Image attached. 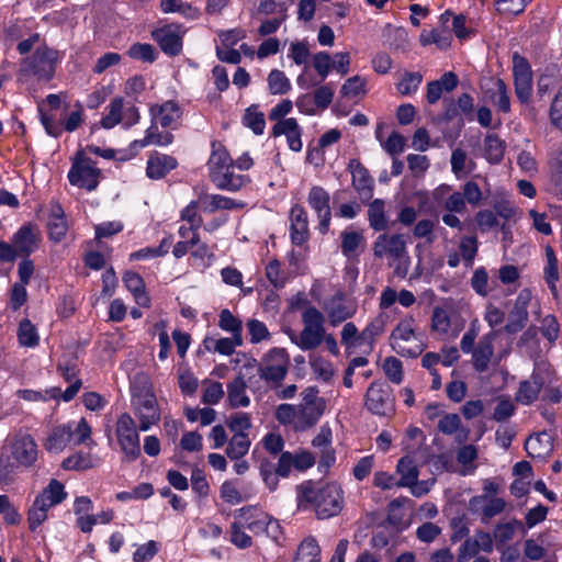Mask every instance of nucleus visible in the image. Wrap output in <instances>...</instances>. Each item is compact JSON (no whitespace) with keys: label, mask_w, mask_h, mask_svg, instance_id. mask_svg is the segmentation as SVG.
I'll return each instance as SVG.
<instances>
[{"label":"nucleus","mask_w":562,"mask_h":562,"mask_svg":"<svg viewBox=\"0 0 562 562\" xmlns=\"http://www.w3.org/2000/svg\"><path fill=\"white\" fill-rule=\"evenodd\" d=\"M299 509L313 507L318 519H328L340 514L345 505L344 490L337 482L316 483L304 481L296 486Z\"/></svg>","instance_id":"1"},{"label":"nucleus","mask_w":562,"mask_h":562,"mask_svg":"<svg viewBox=\"0 0 562 562\" xmlns=\"http://www.w3.org/2000/svg\"><path fill=\"white\" fill-rule=\"evenodd\" d=\"M314 464L315 457L306 450L282 452L277 462L270 460L269 457L258 459L259 475L270 492L278 490L280 479H288L292 469L303 472Z\"/></svg>","instance_id":"2"},{"label":"nucleus","mask_w":562,"mask_h":562,"mask_svg":"<svg viewBox=\"0 0 562 562\" xmlns=\"http://www.w3.org/2000/svg\"><path fill=\"white\" fill-rule=\"evenodd\" d=\"M211 148L212 151L207 160V170L210 180L217 189L235 192L249 182L247 176L235 173V164L221 142L213 140Z\"/></svg>","instance_id":"3"},{"label":"nucleus","mask_w":562,"mask_h":562,"mask_svg":"<svg viewBox=\"0 0 562 562\" xmlns=\"http://www.w3.org/2000/svg\"><path fill=\"white\" fill-rule=\"evenodd\" d=\"M302 331L291 334L290 339L301 350H314L316 349L325 338V316L315 306L306 307L302 313Z\"/></svg>","instance_id":"4"},{"label":"nucleus","mask_w":562,"mask_h":562,"mask_svg":"<svg viewBox=\"0 0 562 562\" xmlns=\"http://www.w3.org/2000/svg\"><path fill=\"white\" fill-rule=\"evenodd\" d=\"M465 319L459 313L452 300L446 299L432 308L430 331L438 336L456 338L463 330Z\"/></svg>","instance_id":"5"},{"label":"nucleus","mask_w":562,"mask_h":562,"mask_svg":"<svg viewBox=\"0 0 562 562\" xmlns=\"http://www.w3.org/2000/svg\"><path fill=\"white\" fill-rule=\"evenodd\" d=\"M67 178L71 186L92 192L99 187L103 175L101 169L97 167L95 161L86 155V151L77 150L71 158V167Z\"/></svg>","instance_id":"6"},{"label":"nucleus","mask_w":562,"mask_h":562,"mask_svg":"<svg viewBox=\"0 0 562 562\" xmlns=\"http://www.w3.org/2000/svg\"><path fill=\"white\" fill-rule=\"evenodd\" d=\"M67 496L64 485L52 480L49 484L35 497L29 510V528L34 531L47 519V512L53 506L60 504Z\"/></svg>","instance_id":"7"},{"label":"nucleus","mask_w":562,"mask_h":562,"mask_svg":"<svg viewBox=\"0 0 562 562\" xmlns=\"http://www.w3.org/2000/svg\"><path fill=\"white\" fill-rule=\"evenodd\" d=\"M61 59L58 50L40 46L32 56L26 57L22 63L21 75L34 76L40 80L49 81L56 69V64Z\"/></svg>","instance_id":"8"},{"label":"nucleus","mask_w":562,"mask_h":562,"mask_svg":"<svg viewBox=\"0 0 562 562\" xmlns=\"http://www.w3.org/2000/svg\"><path fill=\"white\" fill-rule=\"evenodd\" d=\"M290 366L284 349L273 348L263 358L258 368L259 376L271 387L278 389L285 379Z\"/></svg>","instance_id":"9"},{"label":"nucleus","mask_w":562,"mask_h":562,"mask_svg":"<svg viewBox=\"0 0 562 562\" xmlns=\"http://www.w3.org/2000/svg\"><path fill=\"white\" fill-rule=\"evenodd\" d=\"M117 442L124 453V460L133 462L140 456L139 435L135 420L127 413L119 416L115 427Z\"/></svg>","instance_id":"10"},{"label":"nucleus","mask_w":562,"mask_h":562,"mask_svg":"<svg viewBox=\"0 0 562 562\" xmlns=\"http://www.w3.org/2000/svg\"><path fill=\"white\" fill-rule=\"evenodd\" d=\"M551 383V372L546 366H537L529 380L521 381L516 401L529 405L538 400L541 390Z\"/></svg>","instance_id":"11"},{"label":"nucleus","mask_w":562,"mask_h":562,"mask_svg":"<svg viewBox=\"0 0 562 562\" xmlns=\"http://www.w3.org/2000/svg\"><path fill=\"white\" fill-rule=\"evenodd\" d=\"M238 512L241 521L254 535L266 533L272 539H277L280 535L279 522L266 513L252 508H240Z\"/></svg>","instance_id":"12"},{"label":"nucleus","mask_w":562,"mask_h":562,"mask_svg":"<svg viewBox=\"0 0 562 562\" xmlns=\"http://www.w3.org/2000/svg\"><path fill=\"white\" fill-rule=\"evenodd\" d=\"M373 255L375 258H387L401 260L407 257L406 240L402 234L383 233L373 243Z\"/></svg>","instance_id":"13"},{"label":"nucleus","mask_w":562,"mask_h":562,"mask_svg":"<svg viewBox=\"0 0 562 562\" xmlns=\"http://www.w3.org/2000/svg\"><path fill=\"white\" fill-rule=\"evenodd\" d=\"M515 93L521 103H528L532 92V71L529 61L518 53L513 54Z\"/></svg>","instance_id":"14"},{"label":"nucleus","mask_w":562,"mask_h":562,"mask_svg":"<svg viewBox=\"0 0 562 562\" xmlns=\"http://www.w3.org/2000/svg\"><path fill=\"white\" fill-rule=\"evenodd\" d=\"M323 308L329 324L335 327L351 318L357 313L358 306L355 301L347 299L344 292L338 291L325 301Z\"/></svg>","instance_id":"15"},{"label":"nucleus","mask_w":562,"mask_h":562,"mask_svg":"<svg viewBox=\"0 0 562 562\" xmlns=\"http://www.w3.org/2000/svg\"><path fill=\"white\" fill-rule=\"evenodd\" d=\"M10 453L16 465L30 468L37 460L38 449L31 435L19 432L10 441Z\"/></svg>","instance_id":"16"},{"label":"nucleus","mask_w":562,"mask_h":562,"mask_svg":"<svg viewBox=\"0 0 562 562\" xmlns=\"http://www.w3.org/2000/svg\"><path fill=\"white\" fill-rule=\"evenodd\" d=\"M307 203L319 220V233L325 235L329 229L331 220L329 193L321 186H313L307 194Z\"/></svg>","instance_id":"17"},{"label":"nucleus","mask_w":562,"mask_h":562,"mask_svg":"<svg viewBox=\"0 0 562 562\" xmlns=\"http://www.w3.org/2000/svg\"><path fill=\"white\" fill-rule=\"evenodd\" d=\"M135 414L139 420V430L147 431L160 419L156 397L149 391L134 397Z\"/></svg>","instance_id":"18"},{"label":"nucleus","mask_w":562,"mask_h":562,"mask_svg":"<svg viewBox=\"0 0 562 562\" xmlns=\"http://www.w3.org/2000/svg\"><path fill=\"white\" fill-rule=\"evenodd\" d=\"M184 31L179 25H166L153 32L154 40L158 43L160 49L168 56H178L183 46Z\"/></svg>","instance_id":"19"},{"label":"nucleus","mask_w":562,"mask_h":562,"mask_svg":"<svg viewBox=\"0 0 562 562\" xmlns=\"http://www.w3.org/2000/svg\"><path fill=\"white\" fill-rule=\"evenodd\" d=\"M497 337V330H491L484 334L475 348L470 352L472 355L471 363L479 373H484L490 369L494 357V341Z\"/></svg>","instance_id":"20"},{"label":"nucleus","mask_w":562,"mask_h":562,"mask_svg":"<svg viewBox=\"0 0 562 562\" xmlns=\"http://www.w3.org/2000/svg\"><path fill=\"white\" fill-rule=\"evenodd\" d=\"M348 170L351 172L352 187L359 195L362 203H368L374 191V180L368 169L358 160L351 159L348 164Z\"/></svg>","instance_id":"21"},{"label":"nucleus","mask_w":562,"mask_h":562,"mask_svg":"<svg viewBox=\"0 0 562 562\" xmlns=\"http://www.w3.org/2000/svg\"><path fill=\"white\" fill-rule=\"evenodd\" d=\"M41 243V232L36 225L27 223L22 225L12 237V248L15 250V257L30 256L34 252Z\"/></svg>","instance_id":"22"},{"label":"nucleus","mask_w":562,"mask_h":562,"mask_svg":"<svg viewBox=\"0 0 562 562\" xmlns=\"http://www.w3.org/2000/svg\"><path fill=\"white\" fill-rule=\"evenodd\" d=\"M367 408L380 416H385L393 411V400L391 392L383 384L373 382L366 394Z\"/></svg>","instance_id":"23"},{"label":"nucleus","mask_w":562,"mask_h":562,"mask_svg":"<svg viewBox=\"0 0 562 562\" xmlns=\"http://www.w3.org/2000/svg\"><path fill=\"white\" fill-rule=\"evenodd\" d=\"M149 112L151 121L159 123L161 127L177 130L181 124L182 110L176 101L168 100L161 104H154Z\"/></svg>","instance_id":"24"},{"label":"nucleus","mask_w":562,"mask_h":562,"mask_svg":"<svg viewBox=\"0 0 562 562\" xmlns=\"http://www.w3.org/2000/svg\"><path fill=\"white\" fill-rule=\"evenodd\" d=\"M413 318H406L401 321L396 327L392 330L390 340L392 348L401 356L406 357H417L422 349L419 346H416L415 349L405 348L402 342L409 341L415 337V331L413 328Z\"/></svg>","instance_id":"25"},{"label":"nucleus","mask_w":562,"mask_h":562,"mask_svg":"<svg viewBox=\"0 0 562 562\" xmlns=\"http://www.w3.org/2000/svg\"><path fill=\"white\" fill-rule=\"evenodd\" d=\"M290 236L296 246H302L310 237L308 216L305 209L299 204L292 206L290 211Z\"/></svg>","instance_id":"26"},{"label":"nucleus","mask_w":562,"mask_h":562,"mask_svg":"<svg viewBox=\"0 0 562 562\" xmlns=\"http://www.w3.org/2000/svg\"><path fill=\"white\" fill-rule=\"evenodd\" d=\"M472 512L481 508V521L487 524L493 517L502 514L506 508L505 499L501 497H488L487 495L473 496L469 502Z\"/></svg>","instance_id":"27"},{"label":"nucleus","mask_w":562,"mask_h":562,"mask_svg":"<svg viewBox=\"0 0 562 562\" xmlns=\"http://www.w3.org/2000/svg\"><path fill=\"white\" fill-rule=\"evenodd\" d=\"M178 167L173 156L154 151L149 155L146 164V176L153 180L165 178L170 171Z\"/></svg>","instance_id":"28"},{"label":"nucleus","mask_w":562,"mask_h":562,"mask_svg":"<svg viewBox=\"0 0 562 562\" xmlns=\"http://www.w3.org/2000/svg\"><path fill=\"white\" fill-rule=\"evenodd\" d=\"M271 135L273 137L284 135L291 150L296 153L302 150V127L294 117H289L282 122L276 123L271 130Z\"/></svg>","instance_id":"29"},{"label":"nucleus","mask_w":562,"mask_h":562,"mask_svg":"<svg viewBox=\"0 0 562 562\" xmlns=\"http://www.w3.org/2000/svg\"><path fill=\"white\" fill-rule=\"evenodd\" d=\"M528 302L529 293L520 292L515 301L514 307L509 312L508 321L505 325L506 333L516 334L525 327L528 321Z\"/></svg>","instance_id":"30"},{"label":"nucleus","mask_w":562,"mask_h":562,"mask_svg":"<svg viewBox=\"0 0 562 562\" xmlns=\"http://www.w3.org/2000/svg\"><path fill=\"white\" fill-rule=\"evenodd\" d=\"M325 407V401H316L308 405H297L296 430L303 431L316 425L323 416Z\"/></svg>","instance_id":"31"},{"label":"nucleus","mask_w":562,"mask_h":562,"mask_svg":"<svg viewBox=\"0 0 562 562\" xmlns=\"http://www.w3.org/2000/svg\"><path fill=\"white\" fill-rule=\"evenodd\" d=\"M525 450L533 459H543L553 450V439L550 432L543 430L530 436L525 442Z\"/></svg>","instance_id":"32"},{"label":"nucleus","mask_w":562,"mask_h":562,"mask_svg":"<svg viewBox=\"0 0 562 562\" xmlns=\"http://www.w3.org/2000/svg\"><path fill=\"white\" fill-rule=\"evenodd\" d=\"M341 254L349 260L357 259L364 250L366 239L361 232L355 229H345L340 234Z\"/></svg>","instance_id":"33"},{"label":"nucleus","mask_w":562,"mask_h":562,"mask_svg":"<svg viewBox=\"0 0 562 562\" xmlns=\"http://www.w3.org/2000/svg\"><path fill=\"white\" fill-rule=\"evenodd\" d=\"M70 442H72V423L53 428L45 442V448L49 452H60Z\"/></svg>","instance_id":"34"},{"label":"nucleus","mask_w":562,"mask_h":562,"mask_svg":"<svg viewBox=\"0 0 562 562\" xmlns=\"http://www.w3.org/2000/svg\"><path fill=\"white\" fill-rule=\"evenodd\" d=\"M48 237L54 243L61 241L68 231V224L65 217L64 210L60 204H55L47 223Z\"/></svg>","instance_id":"35"},{"label":"nucleus","mask_w":562,"mask_h":562,"mask_svg":"<svg viewBox=\"0 0 562 562\" xmlns=\"http://www.w3.org/2000/svg\"><path fill=\"white\" fill-rule=\"evenodd\" d=\"M201 210L205 213H214L220 210H234L244 207V203L221 194L200 195Z\"/></svg>","instance_id":"36"},{"label":"nucleus","mask_w":562,"mask_h":562,"mask_svg":"<svg viewBox=\"0 0 562 562\" xmlns=\"http://www.w3.org/2000/svg\"><path fill=\"white\" fill-rule=\"evenodd\" d=\"M123 282L126 289L133 294L136 303L139 306L147 307L149 306V296L145 292V283L143 278L134 272L127 271L123 276Z\"/></svg>","instance_id":"37"},{"label":"nucleus","mask_w":562,"mask_h":562,"mask_svg":"<svg viewBox=\"0 0 562 562\" xmlns=\"http://www.w3.org/2000/svg\"><path fill=\"white\" fill-rule=\"evenodd\" d=\"M246 382L241 375L236 376L227 384V400L232 407H248L250 398L246 393Z\"/></svg>","instance_id":"38"},{"label":"nucleus","mask_w":562,"mask_h":562,"mask_svg":"<svg viewBox=\"0 0 562 562\" xmlns=\"http://www.w3.org/2000/svg\"><path fill=\"white\" fill-rule=\"evenodd\" d=\"M368 221L374 232H383L389 227L385 202L382 199H374L369 203Z\"/></svg>","instance_id":"39"},{"label":"nucleus","mask_w":562,"mask_h":562,"mask_svg":"<svg viewBox=\"0 0 562 562\" xmlns=\"http://www.w3.org/2000/svg\"><path fill=\"white\" fill-rule=\"evenodd\" d=\"M158 125L159 123L151 121L150 126L145 132V137L135 140L134 144L142 148L149 145L161 147L170 145L173 142V135L170 132H160Z\"/></svg>","instance_id":"40"},{"label":"nucleus","mask_w":562,"mask_h":562,"mask_svg":"<svg viewBox=\"0 0 562 562\" xmlns=\"http://www.w3.org/2000/svg\"><path fill=\"white\" fill-rule=\"evenodd\" d=\"M203 345L209 351L218 352L223 356H231L235 352L236 347L243 345V337L232 336L231 338L205 337Z\"/></svg>","instance_id":"41"},{"label":"nucleus","mask_w":562,"mask_h":562,"mask_svg":"<svg viewBox=\"0 0 562 562\" xmlns=\"http://www.w3.org/2000/svg\"><path fill=\"white\" fill-rule=\"evenodd\" d=\"M396 472L401 475L398 487L412 485L419 476L418 467L409 456H405L398 460Z\"/></svg>","instance_id":"42"},{"label":"nucleus","mask_w":562,"mask_h":562,"mask_svg":"<svg viewBox=\"0 0 562 562\" xmlns=\"http://www.w3.org/2000/svg\"><path fill=\"white\" fill-rule=\"evenodd\" d=\"M386 317L379 315L373 318L359 335V344L373 347L375 339L385 330Z\"/></svg>","instance_id":"43"},{"label":"nucleus","mask_w":562,"mask_h":562,"mask_svg":"<svg viewBox=\"0 0 562 562\" xmlns=\"http://www.w3.org/2000/svg\"><path fill=\"white\" fill-rule=\"evenodd\" d=\"M505 154V143L494 134L486 135L484 139V157L493 165L499 164Z\"/></svg>","instance_id":"44"},{"label":"nucleus","mask_w":562,"mask_h":562,"mask_svg":"<svg viewBox=\"0 0 562 562\" xmlns=\"http://www.w3.org/2000/svg\"><path fill=\"white\" fill-rule=\"evenodd\" d=\"M248 434H234L226 447V454L232 460H238L246 456L250 448Z\"/></svg>","instance_id":"45"},{"label":"nucleus","mask_w":562,"mask_h":562,"mask_svg":"<svg viewBox=\"0 0 562 562\" xmlns=\"http://www.w3.org/2000/svg\"><path fill=\"white\" fill-rule=\"evenodd\" d=\"M108 113L101 120L103 128H113L123 121L124 100L121 97H115L111 100L106 108Z\"/></svg>","instance_id":"46"},{"label":"nucleus","mask_w":562,"mask_h":562,"mask_svg":"<svg viewBox=\"0 0 562 562\" xmlns=\"http://www.w3.org/2000/svg\"><path fill=\"white\" fill-rule=\"evenodd\" d=\"M319 553L317 541L308 537L299 546L294 562H321Z\"/></svg>","instance_id":"47"},{"label":"nucleus","mask_w":562,"mask_h":562,"mask_svg":"<svg viewBox=\"0 0 562 562\" xmlns=\"http://www.w3.org/2000/svg\"><path fill=\"white\" fill-rule=\"evenodd\" d=\"M244 126L250 128L254 134L262 135L266 128V120L262 112L257 110L256 105H251L246 109L243 116Z\"/></svg>","instance_id":"48"},{"label":"nucleus","mask_w":562,"mask_h":562,"mask_svg":"<svg viewBox=\"0 0 562 562\" xmlns=\"http://www.w3.org/2000/svg\"><path fill=\"white\" fill-rule=\"evenodd\" d=\"M459 254L467 268H471L479 251V240L475 236H463L459 243Z\"/></svg>","instance_id":"49"},{"label":"nucleus","mask_w":562,"mask_h":562,"mask_svg":"<svg viewBox=\"0 0 562 562\" xmlns=\"http://www.w3.org/2000/svg\"><path fill=\"white\" fill-rule=\"evenodd\" d=\"M267 81L271 94H285L292 88L289 78L279 69L271 70Z\"/></svg>","instance_id":"50"},{"label":"nucleus","mask_w":562,"mask_h":562,"mask_svg":"<svg viewBox=\"0 0 562 562\" xmlns=\"http://www.w3.org/2000/svg\"><path fill=\"white\" fill-rule=\"evenodd\" d=\"M246 526L241 520H235L231 524L229 541L238 549H248L252 546L251 537L245 532Z\"/></svg>","instance_id":"51"},{"label":"nucleus","mask_w":562,"mask_h":562,"mask_svg":"<svg viewBox=\"0 0 562 562\" xmlns=\"http://www.w3.org/2000/svg\"><path fill=\"white\" fill-rule=\"evenodd\" d=\"M218 326L221 329L231 333L232 336L243 337V323L233 313L224 308L220 313Z\"/></svg>","instance_id":"52"},{"label":"nucleus","mask_w":562,"mask_h":562,"mask_svg":"<svg viewBox=\"0 0 562 562\" xmlns=\"http://www.w3.org/2000/svg\"><path fill=\"white\" fill-rule=\"evenodd\" d=\"M127 55L133 59L144 63H154L157 58L154 46L148 43H134L130 46Z\"/></svg>","instance_id":"53"},{"label":"nucleus","mask_w":562,"mask_h":562,"mask_svg":"<svg viewBox=\"0 0 562 562\" xmlns=\"http://www.w3.org/2000/svg\"><path fill=\"white\" fill-rule=\"evenodd\" d=\"M19 342L25 347H35L38 344V335L30 319H22L18 329Z\"/></svg>","instance_id":"54"},{"label":"nucleus","mask_w":562,"mask_h":562,"mask_svg":"<svg viewBox=\"0 0 562 562\" xmlns=\"http://www.w3.org/2000/svg\"><path fill=\"white\" fill-rule=\"evenodd\" d=\"M367 81L363 77L356 75L348 78L341 86L340 93L345 98H356L361 94H366Z\"/></svg>","instance_id":"55"},{"label":"nucleus","mask_w":562,"mask_h":562,"mask_svg":"<svg viewBox=\"0 0 562 562\" xmlns=\"http://www.w3.org/2000/svg\"><path fill=\"white\" fill-rule=\"evenodd\" d=\"M199 209H201L200 199L195 201H191L182 211L180 212V218L186 224L196 228H201L203 225V218L199 214Z\"/></svg>","instance_id":"56"},{"label":"nucleus","mask_w":562,"mask_h":562,"mask_svg":"<svg viewBox=\"0 0 562 562\" xmlns=\"http://www.w3.org/2000/svg\"><path fill=\"white\" fill-rule=\"evenodd\" d=\"M471 288L480 296H487L488 288V273L484 267H479L473 271L470 280Z\"/></svg>","instance_id":"57"},{"label":"nucleus","mask_w":562,"mask_h":562,"mask_svg":"<svg viewBox=\"0 0 562 562\" xmlns=\"http://www.w3.org/2000/svg\"><path fill=\"white\" fill-rule=\"evenodd\" d=\"M423 81L420 72H406L396 85L397 91L402 95H409L417 91Z\"/></svg>","instance_id":"58"},{"label":"nucleus","mask_w":562,"mask_h":562,"mask_svg":"<svg viewBox=\"0 0 562 562\" xmlns=\"http://www.w3.org/2000/svg\"><path fill=\"white\" fill-rule=\"evenodd\" d=\"M262 446L272 458H269L270 460H274L276 458L279 459V456L284 452V440L281 437V435L276 432H268L261 440Z\"/></svg>","instance_id":"59"},{"label":"nucleus","mask_w":562,"mask_h":562,"mask_svg":"<svg viewBox=\"0 0 562 562\" xmlns=\"http://www.w3.org/2000/svg\"><path fill=\"white\" fill-rule=\"evenodd\" d=\"M65 470H87L93 467L92 459L89 453L77 452L63 461Z\"/></svg>","instance_id":"60"},{"label":"nucleus","mask_w":562,"mask_h":562,"mask_svg":"<svg viewBox=\"0 0 562 562\" xmlns=\"http://www.w3.org/2000/svg\"><path fill=\"white\" fill-rule=\"evenodd\" d=\"M310 364L313 372L323 381H329L334 376L333 364L323 357L312 356Z\"/></svg>","instance_id":"61"},{"label":"nucleus","mask_w":562,"mask_h":562,"mask_svg":"<svg viewBox=\"0 0 562 562\" xmlns=\"http://www.w3.org/2000/svg\"><path fill=\"white\" fill-rule=\"evenodd\" d=\"M313 67L323 82L333 69V58L327 52H318L313 56Z\"/></svg>","instance_id":"62"},{"label":"nucleus","mask_w":562,"mask_h":562,"mask_svg":"<svg viewBox=\"0 0 562 562\" xmlns=\"http://www.w3.org/2000/svg\"><path fill=\"white\" fill-rule=\"evenodd\" d=\"M548 115L550 124L562 133V88L552 99Z\"/></svg>","instance_id":"63"},{"label":"nucleus","mask_w":562,"mask_h":562,"mask_svg":"<svg viewBox=\"0 0 562 562\" xmlns=\"http://www.w3.org/2000/svg\"><path fill=\"white\" fill-rule=\"evenodd\" d=\"M159 552V543L149 540L139 546L133 553V562H149Z\"/></svg>","instance_id":"64"}]
</instances>
